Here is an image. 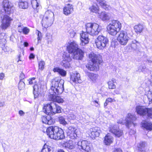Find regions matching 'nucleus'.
Wrapping results in <instances>:
<instances>
[{
    "instance_id": "1",
    "label": "nucleus",
    "mask_w": 152,
    "mask_h": 152,
    "mask_svg": "<svg viewBox=\"0 0 152 152\" xmlns=\"http://www.w3.org/2000/svg\"><path fill=\"white\" fill-rule=\"evenodd\" d=\"M64 80L60 77H56L52 82V86L50 90V94L49 97L53 102L45 104L43 107V110L46 114L52 115L56 113L61 112L62 108L56 102L62 103L64 101L63 99L57 95L61 93L64 90Z\"/></svg>"
},
{
    "instance_id": "2",
    "label": "nucleus",
    "mask_w": 152,
    "mask_h": 152,
    "mask_svg": "<svg viewBox=\"0 0 152 152\" xmlns=\"http://www.w3.org/2000/svg\"><path fill=\"white\" fill-rule=\"evenodd\" d=\"M88 57L92 63L87 64L86 67L91 71L99 70V65L102 62V56L99 54L91 52L88 54Z\"/></svg>"
},
{
    "instance_id": "3",
    "label": "nucleus",
    "mask_w": 152,
    "mask_h": 152,
    "mask_svg": "<svg viewBox=\"0 0 152 152\" xmlns=\"http://www.w3.org/2000/svg\"><path fill=\"white\" fill-rule=\"evenodd\" d=\"M46 133L49 137L52 139L59 140L65 137L63 129L57 126H50L47 129Z\"/></svg>"
},
{
    "instance_id": "4",
    "label": "nucleus",
    "mask_w": 152,
    "mask_h": 152,
    "mask_svg": "<svg viewBox=\"0 0 152 152\" xmlns=\"http://www.w3.org/2000/svg\"><path fill=\"white\" fill-rule=\"evenodd\" d=\"M121 27V24L119 22L113 20L110 21L107 26L108 32L111 35H115L120 31Z\"/></svg>"
},
{
    "instance_id": "5",
    "label": "nucleus",
    "mask_w": 152,
    "mask_h": 152,
    "mask_svg": "<svg viewBox=\"0 0 152 152\" xmlns=\"http://www.w3.org/2000/svg\"><path fill=\"white\" fill-rule=\"evenodd\" d=\"M54 20V14L50 10H48L45 12L42 20V25L45 28L51 26Z\"/></svg>"
},
{
    "instance_id": "6",
    "label": "nucleus",
    "mask_w": 152,
    "mask_h": 152,
    "mask_svg": "<svg viewBox=\"0 0 152 152\" xmlns=\"http://www.w3.org/2000/svg\"><path fill=\"white\" fill-rule=\"evenodd\" d=\"M85 27L87 32L92 36L98 35L100 31L99 25L96 23H87Z\"/></svg>"
},
{
    "instance_id": "7",
    "label": "nucleus",
    "mask_w": 152,
    "mask_h": 152,
    "mask_svg": "<svg viewBox=\"0 0 152 152\" xmlns=\"http://www.w3.org/2000/svg\"><path fill=\"white\" fill-rule=\"evenodd\" d=\"M95 43L97 48L99 49H103L108 44V38L103 35H99L95 40Z\"/></svg>"
},
{
    "instance_id": "8",
    "label": "nucleus",
    "mask_w": 152,
    "mask_h": 152,
    "mask_svg": "<svg viewBox=\"0 0 152 152\" xmlns=\"http://www.w3.org/2000/svg\"><path fill=\"white\" fill-rule=\"evenodd\" d=\"M0 17L1 18L0 28L4 30L7 29L10 25L12 19L7 15L0 14Z\"/></svg>"
},
{
    "instance_id": "9",
    "label": "nucleus",
    "mask_w": 152,
    "mask_h": 152,
    "mask_svg": "<svg viewBox=\"0 0 152 152\" xmlns=\"http://www.w3.org/2000/svg\"><path fill=\"white\" fill-rule=\"evenodd\" d=\"M136 111L138 114L140 115L144 116L147 114L148 118H152V109H148L144 107L138 106L136 107Z\"/></svg>"
},
{
    "instance_id": "10",
    "label": "nucleus",
    "mask_w": 152,
    "mask_h": 152,
    "mask_svg": "<svg viewBox=\"0 0 152 152\" xmlns=\"http://www.w3.org/2000/svg\"><path fill=\"white\" fill-rule=\"evenodd\" d=\"M69 130L68 133H69V138L72 140H69L68 142H66L63 145L66 148L69 149L70 148V145L72 142V140H75L76 136V129L75 128L72 126H70L68 128Z\"/></svg>"
},
{
    "instance_id": "11",
    "label": "nucleus",
    "mask_w": 152,
    "mask_h": 152,
    "mask_svg": "<svg viewBox=\"0 0 152 152\" xmlns=\"http://www.w3.org/2000/svg\"><path fill=\"white\" fill-rule=\"evenodd\" d=\"M2 5L3 8L1 10L0 14L6 15V13L10 14L11 11V8L12 5L11 3L8 0L3 1Z\"/></svg>"
},
{
    "instance_id": "12",
    "label": "nucleus",
    "mask_w": 152,
    "mask_h": 152,
    "mask_svg": "<svg viewBox=\"0 0 152 152\" xmlns=\"http://www.w3.org/2000/svg\"><path fill=\"white\" fill-rule=\"evenodd\" d=\"M129 39V38L128 36L127 32L124 31H121L117 38V40L119 43L124 45L127 44Z\"/></svg>"
},
{
    "instance_id": "13",
    "label": "nucleus",
    "mask_w": 152,
    "mask_h": 152,
    "mask_svg": "<svg viewBox=\"0 0 152 152\" xmlns=\"http://www.w3.org/2000/svg\"><path fill=\"white\" fill-rule=\"evenodd\" d=\"M89 143L86 140H81L77 142L78 148L81 151H85L87 152H89L91 150Z\"/></svg>"
},
{
    "instance_id": "14",
    "label": "nucleus",
    "mask_w": 152,
    "mask_h": 152,
    "mask_svg": "<svg viewBox=\"0 0 152 152\" xmlns=\"http://www.w3.org/2000/svg\"><path fill=\"white\" fill-rule=\"evenodd\" d=\"M67 46V50L69 53L71 54V57L73 59L76 58V43L75 41L69 43Z\"/></svg>"
},
{
    "instance_id": "15",
    "label": "nucleus",
    "mask_w": 152,
    "mask_h": 152,
    "mask_svg": "<svg viewBox=\"0 0 152 152\" xmlns=\"http://www.w3.org/2000/svg\"><path fill=\"white\" fill-rule=\"evenodd\" d=\"M136 119L135 116L130 113L128 114L127 118H126V125L128 128L131 127L132 125H133L134 126H136V124L134 122Z\"/></svg>"
},
{
    "instance_id": "16",
    "label": "nucleus",
    "mask_w": 152,
    "mask_h": 152,
    "mask_svg": "<svg viewBox=\"0 0 152 152\" xmlns=\"http://www.w3.org/2000/svg\"><path fill=\"white\" fill-rule=\"evenodd\" d=\"M109 131L118 137H120L123 134V131L118 129L115 126L111 125L109 128Z\"/></svg>"
},
{
    "instance_id": "17",
    "label": "nucleus",
    "mask_w": 152,
    "mask_h": 152,
    "mask_svg": "<svg viewBox=\"0 0 152 152\" xmlns=\"http://www.w3.org/2000/svg\"><path fill=\"white\" fill-rule=\"evenodd\" d=\"M88 34L87 32H83L80 34V45L83 46L88 43L89 41Z\"/></svg>"
},
{
    "instance_id": "18",
    "label": "nucleus",
    "mask_w": 152,
    "mask_h": 152,
    "mask_svg": "<svg viewBox=\"0 0 152 152\" xmlns=\"http://www.w3.org/2000/svg\"><path fill=\"white\" fill-rule=\"evenodd\" d=\"M90 134L89 135L92 139L99 137L101 132L100 128L97 127L90 129Z\"/></svg>"
},
{
    "instance_id": "19",
    "label": "nucleus",
    "mask_w": 152,
    "mask_h": 152,
    "mask_svg": "<svg viewBox=\"0 0 152 152\" xmlns=\"http://www.w3.org/2000/svg\"><path fill=\"white\" fill-rule=\"evenodd\" d=\"M31 4L34 12L35 13L38 12L39 9L41 7L40 1L38 0H32Z\"/></svg>"
},
{
    "instance_id": "20",
    "label": "nucleus",
    "mask_w": 152,
    "mask_h": 152,
    "mask_svg": "<svg viewBox=\"0 0 152 152\" xmlns=\"http://www.w3.org/2000/svg\"><path fill=\"white\" fill-rule=\"evenodd\" d=\"M113 137L110 134H108L104 138V142L105 145H110L113 143Z\"/></svg>"
},
{
    "instance_id": "21",
    "label": "nucleus",
    "mask_w": 152,
    "mask_h": 152,
    "mask_svg": "<svg viewBox=\"0 0 152 152\" xmlns=\"http://www.w3.org/2000/svg\"><path fill=\"white\" fill-rule=\"evenodd\" d=\"M41 118L42 122L43 123L48 125H51L53 123V119L51 118L50 116H42Z\"/></svg>"
},
{
    "instance_id": "22",
    "label": "nucleus",
    "mask_w": 152,
    "mask_h": 152,
    "mask_svg": "<svg viewBox=\"0 0 152 152\" xmlns=\"http://www.w3.org/2000/svg\"><path fill=\"white\" fill-rule=\"evenodd\" d=\"M40 88L39 84L36 83L33 86V93L34 95V98L35 99L38 98L39 94V90Z\"/></svg>"
},
{
    "instance_id": "23",
    "label": "nucleus",
    "mask_w": 152,
    "mask_h": 152,
    "mask_svg": "<svg viewBox=\"0 0 152 152\" xmlns=\"http://www.w3.org/2000/svg\"><path fill=\"white\" fill-rule=\"evenodd\" d=\"M53 71L54 72H58L62 77H65L66 75V71L64 69L60 68L59 67L54 68L53 69Z\"/></svg>"
},
{
    "instance_id": "24",
    "label": "nucleus",
    "mask_w": 152,
    "mask_h": 152,
    "mask_svg": "<svg viewBox=\"0 0 152 152\" xmlns=\"http://www.w3.org/2000/svg\"><path fill=\"white\" fill-rule=\"evenodd\" d=\"M73 10L72 5L68 4L64 8L63 12L66 15H68L72 12Z\"/></svg>"
},
{
    "instance_id": "25",
    "label": "nucleus",
    "mask_w": 152,
    "mask_h": 152,
    "mask_svg": "<svg viewBox=\"0 0 152 152\" xmlns=\"http://www.w3.org/2000/svg\"><path fill=\"white\" fill-rule=\"evenodd\" d=\"M99 17L103 20H109L110 16L109 13L105 12H102L101 13H98Z\"/></svg>"
},
{
    "instance_id": "26",
    "label": "nucleus",
    "mask_w": 152,
    "mask_h": 152,
    "mask_svg": "<svg viewBox=\"0 0 152 152\" xmlns=\"http://www.w3.org/2000/svg\"><path fill=\"white\" fill-rule=\"evenodd\" d=\"M134 28L135 32L137 34H138L142 32L144 29V26L142 24L140 23L135 25Z\"/></svg>"
},
{
    "instance_id": "27",
    "label": "nucleus",
    "mask_w": 152,
    "mask_h": 152,
    "mask_svg": "<svg viewBox=\"0 0 152 152\" xmlns=\"http://www.w3.org/2000/svg\"><path fill=\"white\" fill-rule=\"evenodd\" d=\"M84 51L77 47V59L82 60L84 57Z\"/></svg>"
},
{
    "instance_id": "28",
    "label": "nucleus",
    "mask_w": 152,
    "mask_h": 152,
    "mask_svg": "<svg viewBox=\"0 0 152 152\" xmlns=\"http://www.w3.org/2000/svg\"><path fill=\"white\" fill-rule=\"evenodd\" d=\"M98 2L101 6L106 10H108L110 8V7L107 4L104 0H96Z\"/></svg>"
},
{
    "instance_id": "29",
    "label": "nucleus",
    "mask_w": 152,
    "mask_h": 152,
    "mask_svg": "<svg viewBox=\"0 0 152 152\" xmlns=\"http://www.w3.org/2000/svg\"><path fill=\"white\" fill-rule=\"evenodd\" d=\"M142 126L146 130L150 131L152 130V124L151 123H148L145 121H143L142 122Z\"/></svg>"
},
{
    "instance_id": "30",
    "label": "nucleus",
    "mask_w": 152,
    "mask_h": 152,
    "mask_svg": "<svg viewBox=\"0 0 152 152\" xmlns=\"http://www.w3.org/2000/svg\"><path fill=\"white\" fill-rule=\"evenodd\" d=\"M76 73L75 72L74 73H71L70 74V82L74 86H75L76 83Z\"/></svg>"
},
{
    "instance_id": "31",
    "label": "nucleus",
    "mask_w": 152,
    "mask_h": 152,
    "mask_svg": "<svg viewBox=\"0 0 152 152\" xmlns=\"http://www.w3.org/2000/svg\"><path fill=\"white\" fill-rule=\"evenodd\" d=\"M145 142H141L137 145L138 152H145Z\"/></svg>"
},
{
    "instance_id": "32",
    "label": "nucleus",
    "mask_w": 152,
    "mask_h": 152,
    "mask_svg": "<svg viewBox=\"0 0 152 152\" xmlns=\"http://www.w3.org/2000/svg\"><path fill=\"white\" fill-rule=\"evenodd\" d=\"M19 7L22 9H26L28 7V4L26 1L23 0H20L19 3Z\"/></svg>"
},
{
    "instance_id": "33",
    "label": "nucleus",
    "mask_w": 152,
    "mask_h": 152,
    "mask_svg": "<svg viewBox=\"0 0 152 152\" xmlns=\"http://www.w3.org/2000/svg\"><path fill=\"white\" fill-rule=\"evenodd\" d=\"M116 80L114 78H112L108 82L107 84L108 85L109 88L111 89L115 88L116 86L114 83H116Z\"/></svg>"
},
{
    "instance_id": "34",
    "label": "nucleus",
    "mask_w": 152,
    "mask_h": 152,
    "mask_svg": "<svg viewBox=\"0 0 152 152\" xmlns=\"http://www.w3.org/2000/svg\"><path fill=\"white\" fill-rule=\"evenodd\" d=\"M88 77L91 81L95 82L98 77V75L93 73H89L88 74Z\"/></svg>"
},
{
    "instance_id": "35",
    "label": "nucleus",
    "mask_w": 152,
    "mask_h": 152,
    "mask_svg": "<svg viewBox=\"0 0 152 152\" xmlns=\"http://www.w3.org/2000/svg\"><path fill=\"white\" fill-rule=\"evenodd\" d=\"M89 10L91 12L95 13H98L99 11V8L97 4L93 5L89 8Z\"/></svg>"
},
{
    "instance_id": "36",
    "label": "nucleus",
    "mask_w": 152,
    "mask_h": 152,
    "mask_svg": "<svg viewBox=\"0 0 152 152\" xmlns=\"http://www.w3.org/2000/svg\"><path fill=\"white\" fill-rule=\"evenodd\" d=\"M45 62L43 61H41L39 62V69L41 71L43 70L45 67Z\"/></svg>"
},
{
    "instance_id": "37",
    "label": "nucleus",
    "mask_w": 152,
    "mask_h": 152,
    "mask_svg": "<svg viewBox=\"0 0 152 152\" xmlns=\"http://www.w3.org/2000/svg\"><path fill=\"white\" fill-rule=\"evenodd\" d=\"M69 61L63 60L61 63V65L66 68H68L69 66Z\"/></svg>"
},
{
    "instance_id": "38",
    "label": "nucleus",
    "mask_w": 152,
    "mask_h": 152,
    "mask_svg": "<svg viewBox=\"0 0 152 152\" xmlns=\"http://www.w3.org/2000/svg\"><path fill=\"white\" fill-rule=\"evenodd\" d=\"M59 122L60 123L64 125L67 124V122L65 121V118L62 116L59 118Z\"/></svg>"
},
{
    "instance_id": "39",
    "label": "nucleus",
    "mask_w": 152,
    "mask_h": 152,
    "mask_svg": "<svg viewBox=\"0 0 152 152\" xmlns=\"http://www.w3.org/2000/svg\"><path fill=\"white\" fill-rule=\"evenodd\" d=\"M25 86V84L24 82L20 81L18 84V88L20 90H21L24 88Z\"/></svg>"
},
{
    "instance_id": "40",
    "label": "nucleus",
    "mask_w": 152,
    "mask_h": 152,
    "mask_svg": "<svg viewBox=\"0 0 152 152\" xmlns=\"http://www.w3.org/2000/svg\"><path fill=\"white\" fill-rule=\"evenodd\" d=\"M36 33L37 34V39L38 40V44H39L41 40V34L40 31L38 30L36 31Z\"/></svg>"
},
{
    "instance_id": "41",
    "label": "nucleus",
    "mask_w": 152,
    "mask_h": 152,
    "mask_svg": "<svg viewBox=\"0 0 152 152\" xmlns=\"http://www.w3.org/2000/svg\"><path fill=\"white\" fill-rule=\"evenodd\" d=\"M137 41L134 40L132 41L131 44V47L134 50H136L137 48V45L136 44Z\"/></svg>"
},
{
    "instance_id": "42",
    "label": "nucleus",
    "mask_w": 152,
    "mask_h": 152,
    "mask_svg": "<svg viewBox=\"0 0 152 152\" xmlns=\"http://www.w3.org/2000/svg\"><path fill=\"white\" fill-rule=\"evenodd\" d=\"M30 31V29L27 27H23V30L22 31L23 33L25 35L28 34Z\"/></svg>"
},
{
    "instance_id": "43",
    "label": "nucleus",
    "mask_w": 152,
    "mask_h": 152,
    "mask_svg": "<svg viewBox=\"0 0 152 152\" xmlns=\"http://www.w3.org/2000/svg\"><path fill=\"white\" fill-rule=\"evenodd\" d=\"M147 96L149 102H152V94L151 91L148 92Z\"/></svg>"
},
{
    "instance_id": "44",
    "label": "nucleus",
    "mask_w": 152,
    "mask_h": 152,
    "mask_svg": "<svg viewBox=\"0 0 152 152\" xmlns=\"http://www.w3.org/2000/svg\"><path fill=\"white\" fill-rule=\"evenodd\" d=\"M70 55L69 54H66L65 55H63V57H65L64 59L65 60L67 61H70L71 60V58H70Z\"/></svg>"
},
{
    "instance_id": "45",
    "label": "nucleus",
    "mask_w": 152,
    "mask_h": 152,
    "mask_svg": "<svg viewBox=\"0 0 152 152\" xmlns=\"http://www.w3.org/2000/svg\"><path fill=\"white\" fill-rule=\"evenodd\" d=\"M77 82L78 83H82V81L80 78V75L79 73H77Z\"/></svg>"
},
{
    "instance_id": "46",
    "label": "nucleus",
    "mask_w": 152,
    "mask_h": 152,
    "mask_svg": "<svg viewBox=\"0 0 152 152\" xmlns=\"http://www.w3.org/2000/svg\"><path fill=\"white\" fill-rule=\"evenodd\" d=\"M48 146L46 144H45L41 150L42 152H48Z\"/></svg>"
},
{
    "instance_id": "47",
    "label": "nucleus",
    "mask_w": 152,
    "mask_h": 152,
    "mask_svg": "<svg viewBox=\"0 0 152 152\" xmlns=\"http://www.w3.org/2000/svg\"><path fill=\"white\" fill-rule=\"evenodd\" d=\"M92 102L94 104H95V106L96 107H100V104L99 103L98 100H95L94 99H93L92 100Z\"/></svg>"
},
{
    "instance_id": "48",
    "label": "nucleus",
    "mask_w": 152,
    "mask_h": 152,
    "mask_svg": "<svg viewBox=\"0 0 152 152\" xmlns=\"http://www.w3.org/2000/svg\"><path fill=\"white\" fill-rule=\"evenodd\" d=\"M23 25H20L18 26L17 28L18 31L20 33L22 32V31L23 30Z\"/></svg>"
},
{
    "instance_id": "49",
    "label": "nucleus",
    "mask_w": 152,
    "mask_h": 152,
    "mask_svg": "<svg viewBox=\"0 0 152 152\" xmlns=\"http://www.w3.org/2000/svg\"><path fill=\"white\" fill-rule=\"evenodd\" d=\"M106 102H107L108 103L115 102V99H113L111 98H107L106 99Z\"/></svg>"
},
{
    "instance_id": "50",
    "label": "nucleus",
    "mask_w": 152,
    "mask_h": 152,
    "mask_svg": "<svg viewBox=\"0 0 152 152\" xmlns=\"http://www.w3.org/2000/svg\"><path fill=\"white\" fill-rule=\"evenodd\" d=\"M35 78L32 77L29 79V84L30 85L32 84L33 83H35Z\"/></svg>"
},
{
    "instance_id": "51",
    "label": "nucleus",
    "mask_w": 152,
    "mask_h": 152,
    "mask_svg": "<svg viewBox=\"0 0 152 152\" xmlns=\"http://www.w3.org/2000/svg\"><path fill=\"white\" fill-rule=\"evenodd\" d=\"M75 32L73 30H71L70 32V36L71 37H75Z\"/></svg>"
},
{
    "instance_id": "52",
    "label": "nucleus",
    "mask_w": 152,
    "mask_h": 152,
    "mask_svg": "<svg viewBox=\"0 0 152 152\" xmlns=\"http://www.w3.org/2000/svg\"><path fill=\"white\" fill-rule=\"evenodd\" d=\"M75 147V142H73V141L72 140V142L70 145V148H69V149H72L74 148Z\"/></svg>"
},
{
    "instance_id": "53",
    "label": "nucleus",
    "mask_w": 152,
    "mask_h": 152,
    "mask_svg": "<svg viewBox=\"0 0 152 152\" xmlns=\"http://www.w3.org/2000/svg\"><path fill=\"white\" fill-rule=\"evenodd\" d=\"M50 38H48V44H51L52 42V37L51 36L49 37Z\"/></svg>"
},
{
    "instance_id": "54",
    "label": "nucleus",
    "mask_w": 152,
    "mask_h": 152,
    "mask_svg": "<svg viewBox=\"0 0 152 152\" xmlns=\"http://www.w3.org/2000/svg\"><path fill=\"white\" fill-rule=\"evenodd\" d=\"M5 76L4 74L3 73H0V80H3Z\"/></svg>"
},
{
    "instance_id": "55",
    "label": "nucleus",
    "mask_w": 152,
    "mask_h": 152,
    "mask_svg": "<svg viewBox=\"0 0 152 152\" xmlns=\"http://www.w3.org/2000/svg\"><path fill=\"white\" fill-rule=\"evenodd\" d=\"M70 117L71 119L74 120L76 118V116L75 115L71 114L70 115Z\"/></svg>"
},
{
    "instance_id": "56",
    "label": "nucleus",
    "mask_w": 152,
    "mask_h": 152,
    "mask_svg": "<svg viewBox=\"0 0 152 152\" xmlns=\"http://www.w3.org/2000/svg\"><path fill=\"white\" fill-rule=\"evenodd\" d=\"M129 134L130 135H132L135 134V132L132 129H130L129 132Z\"/></svg>"
},
{
    "instance_id": "57",
    "label": "nucleus",
    "mask_w": 152,
    "mask_h": 152,
    "mask_svg": "<svg viewBox=\"0 0 152 152\" xmlns=\"http://www.w3.org/2000/svg\"><path fill=\"white\" fill-rule=\"evenodd\" d=\"M34 58L35 55L33 53H31L29 56V58L31 59H34Z\"/></svg>"
},
{
    "instance_id": "58",
    "label": "nucleus",
    "mask_w": 152,
    "mask_h": 152,
    "mask_svg": "<svg viewBox=\"0 0 152 152\" xmlns=\"http://www.w3.org/2000/svg\"><path fill=\"white\" fill-rule=\"evenodd\" d=\"M113 152H122L120 148H115Z\"/></svg>"
},
{
    "instance_id": "59",
    "label": "nucleus",
    "mask_w": 152,
    "mask_h": 152,
    "mask_svg": "<svg viewBox=\"0 0 152 152\" xmlns=\"http://www.w3.org/2000/svg\"><path fill=\"white\" fill-rule=\"evenodd\" d=\"M5 102L4 101H0V107H3L4 106Z\"/></svg>"
},
{
    "instance_id": "60",
    "label": "nucleus",
    "mask_w": 152,
    "mask_h": 152,
    "mask_svg": "<svg viewBox=\"0 0 152 152\" xmlns=\"http://www.w3.org/2000/svg\"><path fill=\"white\" fill-rule=\"evenodd\" d=\"M20 77L21 79H23L24 78V74L23 73H21L20 75Z\"/></svg>"
},
{
    "instance_id": "61",
    "label": "nucleus",
    "mask_w": 152,
    "mask_h": 152,
    "mask_svg": "<svg viewBox=\"0 0 152 152\" xmlns=\"http://www.w3.org/2000/svg\"><path fill=\"white\" fill-rule=\"evenodd\" d=\"M19 113L20 115L21 116L23 115L24 113L22 110H20L19 111Z\"/></svg>"
},
{
    "instance_id": "62",
    "label": "nucleus",
    "mask_w": 152,
    "mask_h": 152,
    "mask_svg": "<svg viewBox=\"0 0 152 152\" xmlns=\"http://www.w3.org/2000/svg\"><path fill=\"white\" fill-rule=\"evenodd\" d=\"M118 123L119 124H124L125 123V122L124 121H122L121 120V121H118Z\"/></svg>"
},
{
    "instance_id": "63",
    "label": "nucleus",
    "mask_w": 152,
    "mask_h": 152,
    "mask_svg": "<svg viewBox=\"0 0 152 152\" xmlns=\"http://www.w3.org/2000/svg\"><path fill=\"white\" fill-rule=\"evenodd\" d=\"M24 45L25 47H27L28 46V44L27 42H25L24 43Z\"/></svg>"
},
{
    "instance_id": "64",
    "label": "nucleus",
    "mask_w": 152,
    "mask_h": 152,
    "mask_svg": "<svg viewBox=\"0 0 152 152\" xmlns=\"http://www.w3.org/2000/svg\"><path fill=\"white\" fill-rule=\"evenodd\" d=\"M108 102H106V101L105 102L104 104V107L106 106L108 104Z\"/></svg>"
}]
</instances>
